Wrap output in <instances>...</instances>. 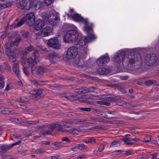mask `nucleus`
I'll return each mask as SVG.
<instances>
[{
  "label": "nucleus",
  "instance_id": "f257e3e1",
  "mask_svg": "<svg viewBox=\"0 0 159 159\" xmlns=\"http://www.w3.org/2000/svg\"><path fill=\"white\" fill-rule=\"evenodd\" d=\"M37 53L38 52L36 51L30 58L24 57L22 58L21 63L24 67L29 68L30 64L34 65L39 62Z\"/></svg>",
  "mask_w": 159,
  "mask_h": 159
},
{
  "label": "nucleus",
  "instance_id": "f03ea898",
  "mask_svg": "<svg viewBox=\"0 0 159 159\" xmlns=\"http://www.w3.org/2000/svg\"><path fill=\"white\" fill-rule=\"evenodd\" d=\"M78 39L77 30L75 29L69 30L64 37V40L66 42H73L76 41Z\"/></svg>",
  "mask_w": 159,
  "mask_h": 159
},
{
  "label": "nucleus",
  "instance_id": "7ed1b4c3",
  "mask_svg": "<svg viewBox=\"0 0 159 159\" xmlns=\"http://www.w3.org/2000/svg\"><path fill=\"white\" fill-rule=\"evenodd\" d=\"M21 40L20 38H18L16 39L15 41H13L10 43L8 42L6 45H10V47L7 46L6 48V54L8 55H10L11 54L15 53L14 51L15 49H14V47L13 48V46H16L18 43Z\"/></svg>",
  "mask_w": 159,
  "mask_h": 159
},
{
  "label": "nucleus",
  "instance_id": "20e7f679",
  "mask_svg": "<svg viewBox=\"0 0 159 159\" xmlns=\"http://www.w3.org/2000/svg\"><path fill=\"white\" fill-rule=\"evenodd\" d=\"M31 71L33 75L38 76L42 73L46 72L48 70L46 68L41 66H32L31 68Z\"/></svg>",
  "mask_w": 159,
  "mask_h": 159
},
{
  "label": "nucleus",
  "instance_id": "39448f33",
  "mask_svg": "<svg viewBox=\"0 0 159 159\" xmlns=\"http://www.w3.org/2000/svg\"><path fill=\"white\" fill-rule=\"evenodd\" d=\"M47 127L49 129V130L44 132L43 133L44 134H51L55 129L60 132H66V129H63L62 128V125L59 124H55L52 125H48Z\"/></svg>",
  "mask_w": 159,
  "mask_h": 159
},
{
  "label": "nucleus",
  "instance_id": "423d86ee",
  "mask_svg": "<svg viewBox=\"0 0 159 159\" xmlns=\"http://www.w3.org/2000/svg\"><path fill=\"white\" fill-rule=\"evenodd\" d=\"M47 127L49 129V130L44 132L43 133L44 134H51L55 129L60 132H66V129H63L62 128V125L59 124H55L52 125H48Z\"/></svg>",
  "mask_w": 159,
  "mask_h": 159
},
{
  "label": "nucleus",
  "instance_id": "0eeeda50",
  "mask_svg": "<svg viewBox=\"0 0 159 159\" xmlns=\"http://www.w3.org/2000/svg\"><path fill=\"white\" fill-rule=\"evenodd\" d=\"M78 50L76 47H71L69 48L66 54V57L67 59H71L74 58L78 54Z\"/></svg>",
  "mask_w": 159,
  "mask_h": 159
},
{
  "label": "nucleus",
  "instance_id": "6e6552de",
  "mask_svg": "<svg viewBox=\"0 0 159 159\" xmlns=\"http://www.w3.org/2000/svg\"><path fill=\"white\" fill-rule=\"evenodd\" d=\"M158 58L154 54H149L145 57V62L148 66H152L155 64L157 62Z\"/></svg>",
  "mask_w": 159,
  "mask_h": 159
},
{
  "label": "nucleus",
  "instance_id": "1a4fd4ad",
  "mask_svg": "<svg viewBox=\"0 0 159 159\" xmlns=\"http://www.w3.org/2000/svg\"><path fill=\"white\" fill-rule=\"evenodd\" d=\"M52 26H46L42 30L39 31L37 35L40 37L47 36L50 35L52 33Z\"/></svg>",
  "mask_w": 159,
  "mask_h": 159
},
{
  "label": "nucleus",
  "instance_id": "9d476101",
  "mask_svg": "<svg viewBox=\"0 0 159 159\" xmlns=\"http://www.w3.org/2000/svg\"><path fill=\"white\" fill-rule=\"evenodd\" d=\"M87 98L93 100H101L111 101L112 100V98L110 95H107L106 96H99L98 95H94L90 94L88 96Z\"/></svg>",
  "mask_w": 159,
  "mask_h": 159
},
{
  "label": "nucleus",
  "instance_id": "9b49d317",
  "mask_svg": "<svg viewBox=\"0 0 159 159\" xmlns=\"http://www.w3.org/2000/svg\"><path fill=\"white\" fill-rule=\"evenodd\" d=\"M33 6V2L31 0H22L20 3V7L26 10L30 9Z\"/></svg>",
  "mask_w": 159,
  "mask_h": 159
},
{
  "label": "nucleus",
  "instance_id": "f8f14e48",
  "mask_svg": "<svg viewBox=\"0 0 159 159\" xmlns=\"http://www.w3.org/2000/svg\"><path fill=\"white\" fill-rule=\"evenodd\" d=\"M60 42L55 38L50 39L48 42V45L49 47L57 49L60 48Z\"/></svg>",
  "mask_w": 159,
  "mask_h": 159
},
{
  "label": "nucleus",
  "instance_id": "ddd939ff",
  "mask_svg": "<svg viewBox=\"0 0 159 159\" xmlns=\"http://www.w3.org/2000/svg\"><path fill=\"white\" fill-rule=\"evenodd\" d=\"M35 16L34 13L30 12L26 15V21L29 25H33L35 22Z\"/></svg>",
  "mask_w": 159,
  "mask_h": 159
},
{
  "label": "nucleus",
  "instance_id": "4468645a",
  "mask_svg": "<svg viewBox=\"0 0 159 159\" xmlns=\"http://www.w3.org/2000/svg\"><path fill=\"white\" fill-rule=\"evenodd\" d=\"M129 63L130 64H133L135 63H141V59L140 56L139 55H135L134 56H131L129 57Z\"/></svg>",
  "mask_w": 159,
  "mask_h": 159
},
{
  "label": "nucleus",
  "instance_id": "2eb2a0df",
  "mask_svg": "<svg viewBox=\"0 0 159 159\" xmlns=\"http://www.w3.org/2000/svg\"><path fill=\"white\" fill-rule=\"evenodd\" d=\"M34 23V29L37 30H41L45 25V21L41 19L37 20Z\"/></svg>",
  "mask_w": 159,
  "mask_h": 159
},
{
  "label": "nucleus",
  "instance_id": "dca6fc26",
  "mask_svg": "<svg viewBox=\"0 0 159 159\" xmlns=\"http://www.w3.org/2000/svg\"><path fill=\"white\" fill-rule=\"evenodd\" d=\"M115 114V112L114 111L111 112L110 111H106L101 112L98 116H102L104 117L111 119L114 118L115 117L114 116V115Z\"/></svg>",
  "mask_w": 159,
  "mask_h": 159
},
{
  "label": "nucleus",
  "instance_id": "f3484780",
  "mask_svg": "<svg viewBox=\"0 0 159 159\" xmlns=\"http://www.w3.org/2000/svg\"><path fill=\"white\" fill-rule=\"evenodd\" d=\"M121 140L123 141L125 144L126 145H132L139 141L138 138H135L130 139L128 138H124L121 139Z\"/></svg>",
  "mask_w": 159,
  "mask_h": 159
},
{
  "label": "nucleus",
  "instance_id": "a211bd4d",
  "mask_svg": "<svg viewBox=\"0 0 159 159\" xmlns=\"http://www.w3.org/2000/svg\"><path fill=\"white\" fill-rule=\"evenodd\" d=\"M48 22L52 25H55L59 20L58 17L54 15L51 14L48 16Z\"/></svg>",
  "mask_w": 159,
  "mask_h": 159
},
{
  "label": "nucleus",
  "instance_id": "6ab92c4d",
  "mask_svg": "<svg viewBox=\"0 0 159 159\" xmlns=\"http://www.w3.org/2000/svg\"><path fill=\"white\" fill-rule=\"evenodd\" d=\"M109 61V57L107 55H105L99 58L97 60V62L98 65L101 66L104 64L107 63Z\"/></svg>",
  "mask_w": 159,
  "mask_h": 159
},
{
  "label": "nucleus",
  "instance_id": "aec40b11",
  "mask_svg": "<svg viewBox=\"0 0 159 159\" xmlns=\"http://www.w3.org/2000/svg\"><path fill=\"white\" fill-rule=\"evenodd\" d=\"M25 22L24 19H21L19 20H16L11 25L10 29H13L19 27L22 25Z\"/></svg>",
  "mask_w": 159,
  "mask_h": 159
},
{
  "label": "nucleus",
  "instance_id": "412c9836",
  "mask_svg": "<svg viewBox=\"0 0 159 159\" xmlns=\"http://www.w3.org/2000/svg\"><path fill=\"white\" fill-rule=\"evenodd\" d=\"M125 57V53L124 52H120L117 53L115 57V61L117 63H120L122 61Z\"/></svg>",
  "mask_w": 159,
  "mask_h": 159
},
{
  "label": "nucleus",
  "instance_id": "4be33fe9",
  "mask_svg": "<svg viewBox=\"0 0 159 159\" xmlns=\"http://www.w3.org/2000/svg\"><path fill=\"white\" fill-rule=\"evenodd\" d=\"M86 23H83L85 25L84 30L85 32L89 33V31L93 30V25L92 23H89L87 19H86Z\"/></svg>",
  "mask_w": 159,
  "mask_h": 159
},
{
  "label": "nucleus",
  "instance_id": "5701e85b",
  "mask_svg": "<svg viewBox=\"0 0 159 159\" xmlns=\"http://www.w3.org/2000/svg\"><path fill=\"white\" fill-rule=\"evenodd\" d=\"M71 17L75 21H80L82 23H86V19H84L79 15L77 13H75L71 15Z\"/></svg>",
  "mask_w": 159,
  "mask_h": 159
},
{
  "label": "nucleus",
  "instance_id": "b1692460",
  "mask_svg": "<svg viewBox=\"0 0 159 159\" xmlns=\"http://www.w3.org/2000/svg\"><path fill=\"white\" fill-rule=\"evenodd\" d=\"M104 122L103 120L100 118L92 117L90 118V120H86V123H95L97 122Z\"/></svg>",
  "mask_w": 159,
  "mask_h": 159
},
{
  "label": "nucleus",
  "instance_id": "393cba45",
  "mask_svg": "<svg viewBox=\"0 0 159 159\" xmlns=\"http://www.w3.org/2000/svg\"><path fill=\"white\" fill-rule=\"evenodd\" d=\"M48 57L51 62L52 63H54L55 62L54 60L57 58H59V56L57 53L54 52H52L49 55Z\"/></svg>",
  "mask_w": 159,
  "mask_h": 159
},
{
  "label": "nucleus",
  "instance_id": "a878e982",
  "mask_svg": "<svg viewBox=\"0 0 159 159\" xmlns=\"http://www.w3.org/2000/svg\"><path fill=\"white\" fill-rule=\"evenodd\" d=\"M13 66V70L14 72L17 77H20V74L18 63H14Z\"/></svg>",
  "mask_w": 159,
  "mask_h": 159
},
{
  "label": "nucleus",
  "instance_id": "bb28decb",
  "mask_svg": "<svg viewBox=\"0 0 159 159\" xmlns=\"http://www.w3.org/2000/svg\"><path fill=\"white\" fill-rule=\"evenodd\" d=\"M86 121V120L75 119L72 120L71 121H67L66 122L70 123H73L76 124H85Z\"/></svg>",
  "mask_w": 159,
  "mask_h": 159
},
{
  "label": "nucleus",
  "instance_id": "cd10ccee",
  "mask_svg": "<svg viewBox=\"0 0 159 159\" xmlns=\"http://www.w3.org/2000/svg\"><path fill=\"white\" fill-rule=\"evenodd\" d=\"M96 89V88L93 87H90L88 88L85 87L83 88L81 92L84 93H86L93 92Z\"/></svg>",
  "mask_w": 159,
  "mask_h": 159
},
{
  "label": "nucleus",
  "instance_id": "c85d7f7f",
  "mask_svg": "<svg viewBox=\"0 0 159 159\" xmlns=\"http://www.w3.org/2000/svg\"><path fill=\"white\" fill-rule=\"evenodd\" d=\"M98 72L101 75L107 74L110 72V70L105 68H98L97 70Z\"/></svg>",
  "mask_w": 159,
  "mask_h": 159
},
{
  "label": "nucleus",
  "instance_id": "c756f323",
  "mask_svg": "<svg viewBox=\"0 0 159 159\" xmlns=\"http://www.w3.org/2000/svg\"><path fill=\"white\" fill-rule=\"evenodd\" d=\"M43 93V90L42 89H36L30 91V93L32 95L38 96L41 95Z\"/></svg>",
  "mask_w": 159,
  "mask_h": 159
},
{
  "label": "nucleus",
  "instance_id": "7c9ffc66",
  "mask_svg": "<svg viewBox=\"0 0 159 159\" xmlns=\"http://www.w3.org/2000/svg\"><path fill=\"white\" fill-rule=\"evenodd\" d=\"M66 132H68L73 135H77L80 131L79 129L75 128H72L68 130L66 129Z\"/></svg>",
  "mask_w": 159,
  "mask_h": 159
},
{
  "label": "nucleus",
  "instance_id": "2f4dec72",
  "mask_svg": "<svg viewBox=\"0 0 159 159\" xmlns=\"http://www.w3.org/2000/svg\"><path fill=\"white\" fill-rule=\"evenodd\" d=\"M87 38L88 42L94 40L96 39L97 36L93 33H88Z\"/></svg>",
  "mask_w": 159,
  "mask_h": 159
},
{
  "label": "nucleus",
  "instance_id": "473e14b6",
  "mask_svg": "<svg viewBox=\"0 0 159 159\" xmlns=\"http://www.w3.org/2000/svg\"><path fill=\"white\" fill-rule=\"evenodd\" d=\"M88 42L87 38L85 37L83 38H81L78 42V44L80 46H83L85 45L86 43Z\"/></svg>",
  "mask_w": 159,
  "mask_h": 159
},
{
  "label": "nucleus",
  "instance_id": "72a5a7b5",
  "mask_svg": "<svg viewBox=\"0 0 159 159\" xmlns=\"http://www.w3.org/2000/svg\"><path fill=\"white\" fill-rule=\"evenodd\" d=\"M11 111L4 107H0V113L4 114H11Z\"/></svg>",
  "mask_w": 159,
  "mask_h": 159
},
{
  "label": "nucleus",
  "instance_id": "f704fd0d",
  "mask_svg": "<svg viewBox=\"0 0 159 159\" xmlns=\"http://www.w3.org/2000/svg\"><path fill=\"white\" fill-rule=\"evenodd\" d=\"M11 5V3L10 2H8L3 4H0V9L9 7Z\"/></svg>",
  "mask_w": 159,
  "mask_h": 159
},
{
  "label": "nucleus",
  "instance_id": "c9c22d12",
  "mask_svg": "<svg viewBox=\"0 0 159 159\" xmlns=\"http://www.w3.org/2000/svg\"><path fill=\"white\" fill-rule=\"evenodd\" d=\"M9 57V60L12 62H15L16 59V54L15 53L8 56Z\"/></svg>",
  "mask_w": 159,
  "mask_h": 159
},
{
  "label": "nucleus",
  "instance_id": "e433bc0d",
  "mask_svg": "<svg viewBox=\"0 0 159 159\" xmlns=\"http://www.w3.org/2000/svg\"><path fill=\"white\" fill-rule=\"evenodd\" d=\"M83 142L87 143H95V139L91 137L87 139L84 140Z\"/></svg>",
  "mask_w": 159,
  "mask_h": 159
},
{
  "label": "nucleus",
  "instance_id": "4c0bfd02",
  "mask_svg": "<svg viewBox=\"0 0 159 159\" xmlns=\"http://www.w3.org/2000/svg\"><path fill=\"white\" fill-rule=\"evenodd\" d=\"M8 149V147L4 145H1L0 146V153H5Z\"/></svg>",
  "mask_w": 159,
  "mask_h": 159
},
{
  "label": "nucleus",
  "instance_id": "58836bf2",
  "mask_svg": "<svg viewBox=\"0 0 159 159\" xmlns=\"http://www.w3.org/2000/svg\"><path fill=\"white\" fill-rule=\"evenodd\" d=\"M42 5V2L39 0H35L34 1V6L35 8L39 9Z\"/></svg>",
  "mask_w": 159,
  "mask_h": 159
},
{
  "label": "nucleus",
  "instance_id": "ea45409f",
  "mask_svg": "<svg viewBox=\"0 0 159 159\" xmlns=\"http://www.w3.org/2000/svg\"><path fill=\"white\" fill-rule=\"evenodd\" d=\"M38 122L37 121H27L25 123V125H26L30 126L35 125Z\"/></svg>",
  "mask_w": 159,
  "mask_h": 159
},
{
  "label": "nucleus",
  "instance_id": "a19ab883",
  "mask_svg": "<svg viewBox=\"0 0 159 159\" xmlns=\"http://www.w3.org/2000/svg\"><path fill=\"white\" fill-rule=\"evenodd\" d=\"M34 152L37 154H40L43 153L45 151L41 149H38L35 150Z\"/></svg>",
  "mask_w": 159,
  "mask_h": 159
},
{
  "label": "nucleus",
  "instance_id": "79ce46f5",
  "mask_svg": "<svg viewBox=\"0 0 159 159\" xmlns=\"http://www.w3.org/2000/svg\"><path fill=\"white\" fill-rule=\"evenodd\" d=\"M119 144V142L118 141H113L112 142L110 145V147H114L117 146Z\"/></svg>",
  "mask_w": 159,
  "mask_h": 159
},
{
  "label": "nucleus",
  "instance_id": "37998d69",
  "mask_svg": "<svg viewBox=\"0 0 159 159\" xmlns=\"http://www.w3.org/2000/svg\"><path fill=\"white\" fill-rule=\"evenodd\" d=\"M54 0H44V2L47 6H50L53 3Z\"/></svg>",
  "mask_w": 159,
  "mask_h": 159
},
{
  "label": "nucleus",
  "instance_id": "c03bdc74",
  "mask_svg": "<svg viewBox=\"0 0 159 159\" xmlns=\"http://www.w3.org/2000/svg\"><path fill=\"white\" fill-rule=\"evenodd\" d=\"M33 49V47L30 45L28 47H27L25 48V52H26V54H27L28 52H30Z\"/></svg>",
  "mask_w": 159,
  "mask_h": 159
},
{
  "label": "nucleus",
  "instance_id": "a18cd8bd",
  "mask_svg": "<svg viewBox=\"0 0 159 159\" xmlns=\"http://www.w3.org/2000/svg\"><path fill=\"white\" fill-rule=\"evenodd\" d=\"M154 81L151 80H148L144 83L147 86H149L154 83Z\"/></svg>",
  "mask_w": 159,
  "mask_h": 159
},
{
  "label": "nucleus",
  "instance_id": "49530a36",
  "mask_svg": "<svg viewBox=\"0 0 159 159\" xmlns=\"http://www.w3.org/2000/svg\"><path fill=\"white\" fill-rule=\"evenodd\" d=\"M27 101V98L25 97H21L20 98V102L25 103Z\"/></svg>",
  "mask_w": 159,
  "mask_h": 159
},
{
  "label": "nucleus",
  "instance_id": "de8ad7c7",
  "mask_svg": "<svg viewBox=\"0 0 159 159\" xmlns=\"http://www.w3.org/2000/svg\"><path fill=\"white\" fill-rule=\"evenodd\" d=\"M28 68H27L26 67H24L23 68V71L25 73V74L27 76H29V73L28 70Z\"/></svg>",
  "mask_w": 159,
  "mask_h": 159
},
{
  "label": "nucleus",
  "instance_id": "09e8293b",
  "mask_svg": "<svg viewBox=\"0 0 159 159\" xmlns=\"http://www.w3.org/2000/svg\"><path fill=\"white\" fill-rule=\"evenodd\" d=\"M3 66H4L5 70H7L8 71H10L11 70V68L10 66L9 65L4 63V65Z\"/></svg>",
  "mask_w": 159,
  "mask_h": 159
},
{
  "label": "nucleus",
  "instance_id": "8fccbe9b",
  "mask_svg": "<svg viewBox=\"0 0 159 159\" xmlns=\"http://www.w3.org/2000/svg\"><path fill=\"white\" fill-rule=\"evenodd\" d=\"M79 146V149L80 150H83L86 147V145H84L83 144H78Z\"/></svg>",
  "mask_w": 159,
  "mask_h": 159
},
{
  "label": "nucleus",
  "instance_id": "3c124183",
  "mask_svg": "<svg viewBox=\"0 0 159 159\" xmlns=\"http://www.w3.org/2000/svg\"><path fill=\"white\" fill-rule=\"evenodd\" d=\"M151 140V136H148L146 137L144 139V142H149Z\"/></svg>",
  "mask_w": 159,
  "mask_h": 159
},
{
  "label": "nucleus",
  "instance_id": "603ef678",
  "mask_svg": "<svg viewBox=\"0 0 159 159\" xmlns=\"http://www.w3.org/2000/svg\"><path fill=\"white\" fill-rule=\"evenodd\" d=\"M80 110H82L86 111H90L92 108H90L81 107L80 108Z\"/></svg>",
  "mask_w": 159,
  "mask_h": 159
},
{
  "label": "nucleus",
  "instance_id": "864d4df0",
  "mask_svg": "<svg viewBox=\"0 0 159 159\" xmlns=\"http://www.w3.org/2000/svg\"><path fill=\"white\" fill-rule=\"evenodd\" d=\"M52 146H55L57 147H58L61 145V144L60 142H56L53 143L52 144Z\"/></svg>",
  "mask_w": 159,
  "mask_h": 159
},
{
  "label": "nucleus",
  "instance_id": "5fc2aeb1",
  "mask_svg": "<svg viewBox=\"0 0 159 159\" xmlns=\"http://www.w3.org/2000/svg\"><path fill=\"white\" fill-rule=\"evenodd\" d=\"M4 65V63H3L1 65L0 64V72H3L5 70V67Z\"/></svg>",
  "mask_w": 159,
  "mask_h": 159
},
{
  "label": "nucleus",
  "instance_id": "6e6d98bb",
  "mask_svg": "<svg viewBox=\"0 0 159 159\" xmlns=\"http://www.w3.org/2000/svg\"><path fill=\"white\" fill-rule=\"evenodd\" d=\"M151 155L152 156V157L151 159H158L157 158L158 155V154L157 153H155L151 154Z\"/></svg>",
  "mask_w": 159,
  "mask_h": 159
},
{
  "label": "nucleus",
  "instance_id": "4d7b16f0",
  "mask_svg": "<svg viewBox=\"0 0 159 159\" xmlns=\"http://www.w3.org/2000/svg\"><path fill=\"white\" fill-rule=\"evenodd\" d=\"M21 143V141L19 140L17 142L14 143H13L10 146L11 147H13L14 146L20 144Z\"/></svg>",
  "mask_w": 159,
  "mask_h": 159
},
{
  "label": "nucleus",
  "instance_id": "13d9d810",
  "mask_svg": "<svg viewBox=\"0 0 159 159\" xmlns=\"http://www.w3.org/2000/svg\"><path fill=\"white\" fill-rule=\"evenodd\" d=\"M62 141H65L68 142H71L70 140L67 137L62 138Z\"/></svg>",
  "mask_w": 159,
  "mask_h": 159
},
{
  "label": "nucleus",
  "instance_id": "bf43d9fd",
  "mask_svg": "<svg viewBox=\"0 0 159 159\" xmlns=\"http://www.w3.org/2000/svg\"><path fill=\"white\" fill-rule=\"evenodd\" d=\"M79 149L78 145L72 148L71 150L74 152H76Z\"/></svg>",
  "mask_w": 159,
  "mask_h": 159
},
{
  "label": "nucleus",
  "instance_id": "052dcab7",
  "mask_svg": "<svg viewBox=\"0 0 159 159\" xmlns=\"http://www.w3.org/2000/svg\"><path fill=\"white\" fill-rule=\"evenodd\" d=\"M122 152V151L120 150H118L115 151L114 153L116 155H119L121 154Z\"/></svg>",
  "mask_w": 159,
  "mask_h": 159
},
{
  "label": "nucleus",
  "instance_id": "680f3d73",
  "mask_svg": "<svg viewBox=\"0 0 159 159\" xmlns=\"http://www.w3.org/2000/svg\"><path fill=\"white\" fill-rule=\"evenodd\" d=\"M104 149V146L103 145H101L99 148L98 151L99 152H102Z\"/></svg>",
  "mask_w": 159,
  "mask_h": 159
},
{
  "label": "nucleus",
  "instance_id": "e2e57ef3",
  "mask_svg": "<svg viewBox=\"0 0 159 159\" xmlns=\"http://www.w3.org/2000/svg\"><path fill=\"white\" fill-rule=\"evenodd\" d=\"M101 101H97L96 102L97 103L102 105L105 104V101H104V100Z\"/></svg>",
  "mask_w": 159,
  "mask_h": 159
},
{
  "label": "nucleus",
  "instance_id": "0e129e2a",
  "mask_svg": "<svg viewBox=\"0 0 159 159\" xmlns=\"http://www.w3.org/2000/svg\"><path fill=\"white\" fill-rule=\"evenodd\" d=\"M22 36L25 38H27L29 36V34L27 32H24L23 33Z\"/></svg>",
  "mask_w": 159,
  "mask_h": 159
},
{
  "label": "nucleus",
  "instance_id": "69168bd1",
  "mask_svg": "<svg viewBox=\"0 0 159 159\" xmlns=\"http://www.w3.org/2000/svg\"><path fill=\"white\" fill-rule=\"evenodd\" d=\"M151 143L152 144H154L156 145H158L159 144L157 143V142L155 140H152L151 142Z\"/></svg>",
  "mask_w": 159,
  "mask_h": 159
},
{
  "label": "nucleus",
  "instance_id": "338daca9",
  "mask_svg": "<svg viewBox=\"0 0 159 159\" xmlns=\"http://www.w3.org/2000/svg\"><path fill=\"white\" fill-rule=\"evenodd\" d=\"M41 143L43 144H45L47 145H49L50 144V142L49 141H42Z\"/></svg>",
  "mask_w": 159,
  "mask_h": 159
},
{
  "label": "nucleus",
  "instance_id": "774afa93",
  "mask_svg": "<svg viewBox=\"0 0 159 159\" xmlns=\"http://www.w3.org/2000/svg\"><path fill=\"white\" fill-rule=\"evenodd\" d=\"M84 157L85 156L84 155H81L79 156L78 157H75L74 159H81L84 158Z\"/></svg>",
  "mask_w": 159,
  "mask_h": 159
}]
</instances>
